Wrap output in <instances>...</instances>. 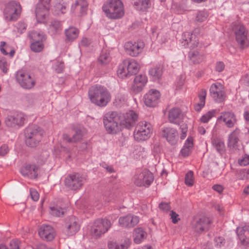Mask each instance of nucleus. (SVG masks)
<instances>
[{
	"label": "nucleus",
	"instance_id": "obj_9",
	"mask_svg": "<svg viewBox=\"0 0 249 249\" xmlns=\"http://www.w3.org/2000/svg\"><path fill=\"white\" fill-rule=\"evenodd\" d=\"M21 12L20 3L16 1H11L7 4L4 9V18L7 21H15L19 18Z\"/></svg>",
	"mask_w": 249,
	"mask_h": 249
},
{
	"label": "nucleus",
	"instance_id": "obj_56",
	"mask_svg": "<svg viewBox=\"0 0 249 249\" xmlns=\"http://www.w3.org/2000/svg\"><path fill=\"white\" fill-rule=\"evenodd\" d=\"M159 207L160 210L165 212H168L171 209L169 203L166 202H161L159 204Z\"/></svg>",
	"mask_w": 249,
	"mask_h": 249
},
{
	"label": "nucleus",
	"instance_id": "obj_33",
	"mask_svg": "<svg viewBox=\"0 0 249 249\" xmlns=\"http://www.w3.org/2000/svg\"><path fill=\"white\" fill-rule=\"evenodd\" d=\"M140 69V65L134 59L127 61V71L129 75L136 74Z\"/></svg>",
	"mask_w": 249,
	"mask_h": 249
},
{
	"label": "nucleus",
	"instance_id": "obj_21",
	"mask_svg": "<svg viewBox=\"0 0 249 249\" xmlns=\"http://www.w3.org/2000/svg\"><path fill=\"white\" fill-rule=\"evenodd\" d=\"M219 122L224 123L225 125L228 128H231L235 126L237 123V119L235 115L232 112H222L218 117Z\"/></svg>",
	"mask_w": 249,
	"mask_h": 249
},
{
	"label": "nucleus",
	"instance_id": "obj_6",
	"mask_svg": "<svg viewBox=\"0 0 249 249\" xmlns=\"http://www.w3.org/2000/svg\"><path fill=\"white\" fill-rule=\"evenodd\" d=\"M26 115L22 112L16 111L7 115L4 121L6 126L17 130L22 127L27 121Z\"/></svg>",
	"mask_w": 249,
	"mask_h": 249
},
{
	"label": "nucleus",
	"instance_id": "obj_1",
	"mask_svg": "<svg viewBox=\"0 0 249 249\" xmlns=\"http://www.w3.org/2000/svg\"><path fill=\"white\" fill-rule=\"evenodd\" d=\"M137 115L132 110L126 113L123 120H120L117 112L111 111L106 113L103 118L105 128L109 134H115L124 128L130 129L137 120Z\"/></svg>",
	"mask_w": 249,
	"mask_h": 249
},
{
	"label": "nucleus",
	"instance_id": "obj_12",
	"mask_svg": "<svg viewBox=\"0 0 249 249\" xmlns=\"http://www.w3.org/2000/svg\"><path fill=\"white\" fill-rule=\"evenodd\" d=\"M85 180V178L81 174L74 173L68 175L65 178V184L69 189L77 191L82 188Z\"/></svg>",
	"mask_w": 249,
	"mask_h": 249
},
{
	"label": "nucleus",
	"instance_id": "obj_51",
	"mask_svg": "<svg viewBox=\"0 0 249 249\" xmlns=\"http://www.w3.org/2000/svg\"><path fill=\"white\" fill-rule=\"evenodd\" d=\"M20 242L18 239L11 240L9 244V249H20Z\"/></svg>",
	"mask_w": 249,
	"mask_h": 249
},
{
	"label": "nucleus",
	"instance_id": "obj_41",
	"mask_svg": "<svg viewBox=\"0 0 249 249\" xmlns=\"http://www.w3.org/2000/svg\"><path fill=\"white\" fill-rule=\"evenodd\" d=\"M65 210L57 206L50 207V213L53 216L60 217L64 215Z\"/></svg>",
	"mask_w": 249,
	"mask_h": 249
},
{
	"label": "nucleus",
	"instance_id": "obj_39",
	"mask_svg": "<svg viewBox=\"0 0 249 249\" xmlns=\"http://www.w3.org/2000/svg\"><path fill=\"white\" fill-rule=\"evenodd\" d=\"M189 57L194 63H198L203 59V55L197 51H191L189 53Z\"/></svg>",
	"mask_w": 249,
	"mask_h": 249
},
{
	"label": "nucleus",
	"instance_id": "obj_40",
	"mask_svg": "<svg viewBox=\"0 0 249 249\" xmlns=\"http://www.w3.org/2000/svg\"><path fill=\"white\" fill-rule=\"evenodd\" d=\"M212 143L215 150L220 154H222L225 151L224 142L220 139H214Z\"/></svg>",
	"mask_w": 249,
	"mask_h": 249
},
{
	"label": "nucleus",
	"instance_id": "obj_26",
	"mask_svg": "<svg viewBox=\"0 0 249 249\" xmlns=\"http://www.w3.org/2000/svg\"><path fill=\"white\" fill-rule=\"evenodd\" d=\"M38 234L43 240L51 241L54 237V231L52 226L43 225L39 229Z\"/></svg>",
	"mask_w": 249,
	"mask_h": 249
},
{
	"label": "nucleus",
	"instance_id": "obj_31",
	"mask_svg": "<svg viewBox=\"0 0 249 249\" xmlns=\"http://www.w3.org/2000/svg\"><path fill=\"white\" fill-rule=\"evenodd\" d=\"M147 233L141 228H136L133 233L134 241L136 244L141 243L146 237Z\"/></svg>",
	"mask_w": 249,
	"mask_h": 249
},
{
	"label": "nucleus",
	"instance_id": "obj_61",
	"mask_svg": "<svg viewBox=\"0 0 249 249\" xmlns=\"http://www.w3.org/2000/svg\"><path fill=\"white\" fill-rule=\"evenodd\" d=\"M91 43V40L88 38L84 37L82 38L80 45L83 47H88Z\"/></svg>",
	"mask_w": 249,
	"mask_h": 249
},
{
	"label": "nucleus",
	"instance_id": "obj_13",
	"mask_svg": "<svg viewBox=\"0 0 249 249\" xmlns=\"http://www.w3.org/2000/svg\"><path fill=\"white\" fill-rule=\"evenodd\" d=\"M16 79L19 85L26 89H32L36 83V79L34 77L23 71L17 72Z\"/></svg>",
	"mask_w": 249,
	"mask_h": 249
},
{
	"label": "nucleus",
	"instance_id": "obj_27",
	"mask_svg": "<svg viewBox=\"0 0 249 249\" xmlns=\"http://www.w3.org/2000/svg\"><path fill=\"white\" fill-rule=\"evenodd\" d=\"M38 167L35 164H27L20 169V173L25 177L36 178L38 177Z\"/></svg>",
	"mask_w": 249,
	"mask_h": 249
},
{
	"label": "nucleus",
	"instance_id": "obj_5",
	"mask_svg": "<svg viewBox=\"0 0 249 249\" xmlns=\"http://www.w3.org/2000/svg\"><path fill=\"white\" fill-rule=\"evenodd\" d=\"M153 126L148 122L142 121L139 122L134 131V138L138 142L148 140L152 135Z\"/></svg>",
	"mask_w": 249,
	"mask_h": 249
},
{
	"label": "nucleus",
	"instance_id": "obj_19",
	"mask_svg": "<svg viewBox=\"0 0 249 249\" xmlns=\"http://www.w3.org/2000/svg\"><path fill=\"white\" fill-rule=\"evenodd\" d=\"M181 43L185 48L193 49L197 46L199 42L197 37L195 34L186 32L183 34Z\"/></svg>",
	"mask_w": 249,
	"mask_h": 249
},
{
	"label": "nucleus",
	"instance_id": "obj_36",
	"mask_svg": "<svg viewBox=\"0 0 249 249\" xmlns=\"http://www.w3.org/2000/svg\"><path fill=\"white\" fill-rule=\"evenodd\" d=\"M49 32L51 35H55L62 30V25L59 21L53 20L49 24Z\"/></svg>",
	"mask_w": 249,
	"mask_h": 249
},
{
	"label": "nucleus",
	"instance_id": "obj_50",
	"mask_svg": "<svg viewBox=\"0 0 249 249\" xmlns=\"http://www.w3.org/2000/svg\"><path fill=\"white\" fill-rule=\"evenodd\" d=\"M180 129L181 131L180 138L181 140H183L187 136V132L188 131V127L187 124H180Z\"/></svg>",
	"mask_w": 249,
	"mask_h": 249
},
{
	"label": "nucleus",
	"instance_id": "obj_57",
	"mask_svg": "<svg viewBox=\"0 0 249 249\" xmlns=\"http://www.w3.org/2000/svg\"><path fill=\"white\" fill-rule=\"evenodd\" d=\"M124 245L119 246L115 242H110L108 243V247L109 249H123Z\"/></svg>",
	"mask_w": 249,
	"mask_h": 249
},
{
	"label": "nucleus",
	"instance_id": "obj_17",
	"mask_svg": "<svg viewBox=\"0 0 249 249\" xmlns=\"http://www.w3.org/2000/svg\"><path fill=\"white\" fill-rule=\"evenodd\" d=\"M124 47L126 52L129 55L134 57L137 56L142 52L144 47V44L141 41L134 42L128 41L125 43Z\"/></svg>",
	"mask_w": 249,
	"mask_h": 249
},
{
	"label": "nucleus",
	"instance_id": "obj_32",
	"mask_svg": "<svg viewBox=\"0 0 249 249\" xmlns=\"http://www.w3.org/2000/svg\"><path fill=\"white\" fill-rule=\"evenodd\" d=\"M148 72L153 80H159L162 75L163 67L161 66H156L150 69Z\"/></svg>",
	"mask_w": 249,
	"mask_h": 249
},
{
	"label": "nucleus",
	"instance_id": "obj_48",
	"mask_svg": "<svg viewBox=\"0 0 249 249\" xmlns=\"http://www.w3.org/2000/svg\"><path fill=\"white\" fill-rule=\"evenodd\" d=\"M27 25L24 22H18L15 26L17 31L19 34H22L25 32Z\"/></svg>",
	"mask_w": 249,
	"mask_h": 249
},
{
	"label": "nucleus",
	"instance_id": "obj_46",
	"mask_svg": "<svg viewBox=\"0 0 249 249\" xmlns=\"http://www.w3.org/2000/svg\"><path fill=\"white\" fill-rule=\"evenodd\" d=\"M215 110H211L208 111L205 114L203 115L200 118V120L204 123H208V121L214 116Z\"/></svg>",
	"mask_w": 249,
	"mask_h": 249
},
{
	"label": "nucleus",
	"instance_id": "obj_34",
	"mask_svg": "<svg viewBox=\"0 0 249 249\" xmlns=\"http://www.w3.org/2000/svg\"><path fill=\"white\" fill-rule=\"evenodd\" d=\"M207 94V91L205 89H201L198 95L199 102L195 107L196 111H199L205 104V99Z\"/></svg>",
	"mask_w": 249,
	"mask_h": 249
},
{
	"label": "nucleus",
	"instance_id": "obj_28",
	"mask_svg": "<svg viewBox=\"0 0 249 249\" xmlns=\"http://www.w3.org/2000/svg\"><path fill=\"white\" fill-rule=\"evenodd\" d=\"M168 119L170 123L179 124L182 122L183 115L178 108H173L170 110L168 113Z\"/></svg>",
	"mask_w": 249,
	"mask_h": 249
},
{
	"label": "nucleus",
	"instance_id": "obj_62",
	"mask_svg": "<svg viewBox=\"0 0 249 249\" xmlns=\"http://www.w3.org/2000/svg\"><path fill=\"white\" fill-rule=\"evenodd\" d=\"M9 151L8 146L6 144H3L0 147V155L4 156Z\"/></svg>",
	"mask_w": 249,
	"mask_h": 249
},
{
	"label": "nucleus",
	"instance_id": "obj_42",
	"mask_svg": "<svg viewBox=\"0 0 249 249\" xmlns=\"http://www.w3.org/2000/svg\"><path fill=\"white\" fill-rule=\"evenodd\" d=\"M53 13L55 15H60L66 12V5L61 3H56L53 6Z\"/></svg>",
	"mask_w": 249,
	"mask_h": 249
},
{
	"label": "nucleus",
	"instance_id": "obj_10",
	"mask_svg": "<svg viewBox=\"0 0 249 249\" xmlns=\"http://www.w3.org/2000/svg\"><path fill=\"white\" fill-rule=\"evenodd\" d=\"M237 43L242 48L247 47L249 44L248 38V31L245 26L241 23H235L232 27Z\"/></svg>",
	"mask_w": 249,
	"mask_h": 249
},
{
	"label": "nucleus",
	"instance_id": "obj_22",
	"mask_svg": "<svg viewBox=\"0 0 249 249\" xmlns=\"http://www.w3.org/2000/svg\"><path fill=\"white\" fill-rule=\"evenodd\" d=\"M65 233L68 236L75 234L80 229V225L78 223L77 219L75 216H71L67 220Z\"/></svg>",
	"mask_w": 249,
	"mask_h": 249
},
{
	"label": "nucleus",
	"instance_id": "obj_25",
	"mask_svg": "<svg viewBox=\"0 0 249 249\" xmlns=\"http://www.w3.org/2000/svg\"><path fill=\"white\" fill-rule=\"evenodd\" d=\"M147 77L145 74H140L137 75L133 81L131 89L135 93L141 91L147 82Z\"/></svg>",
	"mask_w": 249,
	"mask_h": 249
},
{
	"label": "nucleus",
	"instance_id": "obj_63",
	"mask_svg": "<svg viewBox=\"0 0 249 249\" xmlns=\"http://www.w3.org/2000/svg\"><path fill=\"white\" fill-rule=\"evenodd\" d=\"M191 152V149L183 146L181 149L180 153L183 157L188 156Z\"/></svg>",
	"mask_w": 249,
	"mask_h": 249
},
{
	"label": "nucleus",
	"instance_id": "obj_49",
	"mask_svg": "<svg viewBox=\"0 0 249 249\" xmlns=\"http://www.w3.org/2000/svg\"><path fill=\"white\" fill-rule=\"evenodd\" d=\"M215 246L217 248H221L224 246L225 240L223 237H215L214 239Z\"/></svg>",
	"mask_w": 249,
	"mask_h": 249
},
{
	"label": "nucleus",
	"instance_id": "obj_14",
	"mask_svg": "<svg viewBox=\"0 0 249 249\" xmlns=\"http://www.w3.org/2000/svg\"><path fill=\"white\" fill-rule=\"evenodd\" d=\"M51 0H39L36 4L35 13L37 20L39 22L45 21L48 16Z\"/></svg>",
	"mask_w": 249,
	"mask_h": 249
},
{
	"label": "nucleus",
	"instance_id": "obj_16",
	"mask_svg": "<svg viewBox=\"0 0 249 249\" xmlns=\"http://www.w3.org/2000/svg\"><path fill=\"white\" fill-rule=\"evenodd\" d=\"M210 93L213 99L217 102L221 103L225 99L224 88L220 83H213L211 85Z\"/></svg>",
	"mask_w": 249,
	"mask_h": 249
},
{
	"label": "nucleus",
	"instance_id": "obj_7",
	"mask_svg": "<svg viewBox=\"0 0 249 249\" xmlns=\"http://www.w3.org/2000/svg\"><path fill=\"white\" fill-rule=\"evenodd\" d=\"M30 39L31 50L35 53L41 52L44 48L43 42L46 39V36L42 32L33 31L29 34Z\"/></svg>",
	"mask_w": 249,
	"mask_h": 249
},
{
	"label": "nucleus",
	"instance_id": "obj_20",
	"mask_svg": "<svg viewBox=\"0 0 249 249\" xmlns=\"http://www.w3.org/2000/svg\"><path fill=\"white\" fill-rule=\"evenodd\" d=\"M139 222V217L131 214L121 216L118 220L119 225L125 228H133L136 226Z\"/></svg>",
	"mask_w": 249,
	"mask_h": 249
},
{
	"label": "nucleus",
	"instance_id": "obj_24",
	"mask_svg": "<svg viewBox=\"0 0 249 249\" xmlns=\"http://www.w3.org/2000/svg\"><path fill=\"white\" fill-rule=\"evenodd\" d=\"M161 135L172 145L175 144L177 142L178 132L173 128L169 127L162 128L161 130Z\"/></svg>",
	"mask_w": 249,
	"mask_h": 249
},
{
	"label": "nucleus",
	"instance_id": "obj_30",
	"mask_svg": "<svg viewBox=\"0 0 249 249\" xmlns=\"http://www.w3.org/2000/svg\"><path fill=\"white\" fill-rule=\"evenodd\" d=\"M134 6L137 10L146 11L151 7V1L150 0H136Z\"/></svg>",
	"mask_w": 249,
	"mask_h": 249
},
{
	"label": "nucleus",
	"instance_id": "obj_3",
	"mask_svg": "<svg viewBox=\"0 0 249 249\" xmlns=\"http://www.w3.org/2000/svg\"><path fill=\"white\" fill-rule=\"evenodd\" d=\"M102 9L106 16L112 19L121 18L124 14L123 3L121 0H107Z\"/></svg>",
	"mask_w": 249,
	"mask_h": 249
},
{
	"label": "nucleus",
	"instance_id": "obj_18",
	"mask_svg": "<svg viewBox=\"0 0 249 249\" xmlns=\"http://www.w3.org/2000/svg\"><path fill=\"white\" fill-rule=\"evenodd\" d=\"M160 97V92L156 89H151L144 95V103L147 107H154L159 103Z\"/></svg>",
	"mask_w": 249,
	"mask_h": 249
},
{
	"label": "nucleus",
	"instance_id": "obj_59",
	"mask_svg": "<svg viewBox=\"0 0 249 249\" xmlns=\"http://www.w3.org/2000/svg\"><path fill=\"white\" fill-rule=\"evenodd\" d=\"M225 68V65L222 61L217 62L215 65V70L218 72L222 71Z\"/></svg>",
	"mask_w": 249,
	"mask_h": 249
},
{
	"label": "nucleus",
	"instance_id": "obj_58",
	"mask_svg": "<svg viewBox=\"0 0 249 249\" xmlns=\"http://www.w3.org/2000/svg\"><path fill=\"white\" fill-rule=\"evenodd\" d=\"M193 145V139L192 137H188L186 140L183 146L191 149Z\"/></svg>",
	"mask_w": 249,
	"mask_h": 249
},
{
	"label": "nucleus",
	"instance_id": "obj_45",
	"mask_svg": "<svg viewBox=\"0 0 249 249\" xmlns=\"http://www.w3.org/2000/svg\"><path fill=\"white\" fill-rule=\"evenodd\" d=\"M193 172L189 171L185 175V183L188 186H192L194 184Z\"/></svg>",
	"mask_w": 249,
	"mask_h": 249
},
{
	"label": "nucleus",
	"instance_id": "obj_43",
	"mask_svg": "<svg viewBox=\"0 0 249 249\" xmlns=\"http://www.w3.org/2000/svg\"><path fill=\"white\" fill-rule=\"evenodd\" d=\"M117 72L122 77L129 75L128 71H127V61L124 62L119 65Z\"/></svg>",
	"mask_w": 249,
	"mask_h": 249
},
{
	"label": "nucleus",
	"instance_id": "obj_2",
	"mask_svg": "<svg viewBox=\"0 0 249 249\" xmlns=\"http://www.w3.org/2000/svg\"><path fill=\"white\" fill-rule=\"evenodd\" d=\"M88 96L91 103L100 107H106L111 99V93L107 88L97 84L89 89Z\"/></svg>",
	"mask_w": 249,
	"mask_h": 249
},
{
	"label": "nucleus",
	"instance_id": "obj_37",
	"mask_svg": "<svg viewBox=\"0 0 249 249\" xmlns=\"http://www.w3.org/2000/svg\"><path fill=\"white\" fill-rule=\"evenodd\" d=\"M79 34V31L73 27H71L65 30V35L67 39L69 41H72L77 38Z\"/></svg>",
	"mask_w": 249,
	"mask_h": 249
},
{
	"label": "nucleus",
	"instance_id": "obj_53",
	"mask_svg": "<svg viewBox=\"0 0 249 249\" xmlns=\"http://www.w3.org/2000/svg\"><path fill=\"white\" fill-rule=\"evenodd\" d=\"M30 194L33 200L36 201L39 198V195L37 191L33 188L30 189Z\"/></svg>",
	"mask_w": 249,
	"mask_h": 249
},
{
	"label": "nucleus",
	"instance_id": "obj_54",
	"mask_svg": "<svg viewBox=\"0 0 249 249\" xmlns=\"http://www.w3.org/2000/svg\"><path fill=\"white\" fill-rule=\"evenodd\" d=\"M10 47L6 45L4 41H1L0 45V50L2 54L4 55H7L8 54L7 51L9 50Z\"/></svg>",
	"mask_w": 249,
	"mask_h": 249
},
{
	"label": "nucleus",
	"instance_id": "obj_8",
	"mask_svg": "<svg viewBox=\"0 0 249 249\" xmlns=\"http://www.w3.org/2000/svg\"><path fill=\"white\" fill-rule=\"evenodd\" d=\"M111 226V222L107 219H97L91 228L90 233L94 238H99L108 231Z\"/></svg>",
	"mask_w": 249,
	"mask_h": 249
},
{
	"label": "nucleus",
	"instance_id": "obj_15",
	"mask_svg": "<svg viewBox=\"0 0 249 249\" xmlns=\"http://www.w3.org/2000/svg\"><path fill=\"white\" fill-rule=\"evenodd\" d=\"M212 221L209 217H196L192 222V228L195 232L200 234L207 231Z\"/></svg>",
	"mask_w": 249,
	"mask_h": 249
},
{
	"label": "nucleus",
	"instance_id": "obj_60",
	"mask_svg": "<svg viewBox=\"0 0 249 249\" xmlns=\"http://www.w3.org/2000/svg\"><path fill=\"white\" fill-rule=\"evenodd\" d=\"M239 164L241 166H247L249 164V156H245L242 159H241L238 161Z\"/></svg>",
	"mask_w": 249,
	"mask_h": 249
},
{
	"label": "nucleus",
	"instance_id": "obj_35",
	"mask_svg": "<svg viewBox=\"0 0 249 249\" xmlns=\"http://www.w3.org/2000/svg\"><path fill=\"white\" fill-rule=\"evenodd\" d=\"M88 7V2L86 0H77L74 5H72L71 9L77 8L80 10L81 15L86 14Z\"/></svg>",
	"mask_w": 249,
	"mask_h": 249
},
{
	"label": "nucleus",
	"instance_id": "obj_52",
	"mask_svg": "<svg viewBox=\"0 0 249 249\" xmlns=\"http://www.w3.org/2000/svg\"><path fill=\"white\" fill-rule=\"evenodd\" d=\"M54 69L57 73H59L62 72L64 69L63 63L58 61L55 62L54 65Z\"/></svg>",
	"mask_w": 249,
	"mask_h": 249
},
{
	"label": "nucleus",
	"instance_id": "obj_47",
	"mask_svg": "<svg viewBox=\"0 0 249 249\" xmlns=\"http://www.w3.org/2000/svg\"><path fill=\"white\" fill-rule=\"evenodd\" d=\"M207 18L208 14L205 11H199L196 16V20L202 22L205 21Z\"/></svg>",
	"mask_w": 249,
	"mask_h": 249
},
{
	"label": "nucleus",
	"instance_id": "obj_11",
	"mask_svg": "<svg viewBox=\"0 0 249 249\" xmlns=\"http://www.w3.org/2000/svg\"><path fill=\"white\" fill-rule=\"evenodd\" d=\"M152 173L147 169L138 170L134 176V182L138 186L148 187L153 181Z\"/></svg>",
	"mask_w": 249,
	"mask_h": 249
},
{
	"label": "nucleus",
	"instance_id": "obj_29",
	"mask_svg": "<svg viewBox=\"0 0 249 249\" xmlns=\"http://www.w3.org/2000/svg\"><path fill=\"white\" fill-rule=\"evenodd\" d=\"M240 130L236 128L229 135L228 140V146L230 148H235L239 141Z\"/></svg>",
	"mask_w": 249,
	"mask_h": 249
},
{
	"label": "nucleus",
	"instance_id": "obj_44",
	"mask_svg": "<svg viewBox=\"0 0 249 249\" xmlns=\"http://www.w3.org/2000/svg\"><path fill=\"white\" fill-rule=\"evenodd\" d=\"M99 62L103 64H106L110 61L109 53L107 52H103L99 58Z\"/></svg>",
	"mask_w": 249,
	"mask_h": 249
},
{
	"label": "nucleus",
	"instance_id": "obj_4",
	"mask_svg": "<svg viewBox=\"0 0 249 249\" xmlns=\"http://www.w3.org/2000/svg\"><path fill=\"white\" fill-rule=\"evenodd\" d=\"M44 130L36 125H29L24 130L26 144L30 147H36L40 142Z\"/></svg>",
	"mask_w": 249,
	"mask_h": 249
},
{
	"label": "nucleus",
	"instance_id": "obj_55",
	"mask_svg": "<svg viewBox=\"0 0 249 249\" xmlns=\"http://www.w3.org/2000/svg\"><path fill=\"white\" fill-rule=\"evenodd\" d=\"M170 218L174 224L177 223L179 220V215L176 212L171 211L170 213Z\"/></svg>",
	"mask_w": 249,
	"mask_h": 249
},
{
	"label": "nucleus",
	"instance_id": "obj_64",
	"mask_svg": "<svg viewBox=\"0 0 249 249\" xmlns=\"http://www.w3.org/2000/svg\"><path fill=\"white\" fill-rule=\"evenodd\" d=\"M36 249H53L50 247L46 246L42 243H38L36 245Z\"/></svg>",
	"mask_w": 249,
	"mask_h": 249
},
{
	"label": "nucleus",
	"instance_id": "obj_38",
	"mask_svg": "<svg viewBox=\"0 0 249 249\" xmlns=\"http://www.w3.org/2000/svg\"><path fill=\"white\" fill-rule=\"evenodd\" d=\"M74 133L72 135L73 142L80 141L86 133V130L84 128H78L74 129Z\"/></svg>",
	"mask_w": 249,
	"mask_h": 249
},
{
	"label": "nucleus",
	"instance_id": "obj_23",
	"mask_svg": "<svg viewBox=\"0 0 249 249\" xmlns=\"http://www.w3.org/2000/svg\"><path fill=\"white\" fill-rule=\"evenodd\" d=\"M236 232L241 245L245 247L249 246V226L237 227Z\"/></svg>",
	"mask_w": 249,
	"mask_h": 249
}]
</instances>
